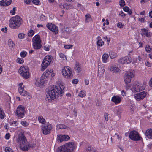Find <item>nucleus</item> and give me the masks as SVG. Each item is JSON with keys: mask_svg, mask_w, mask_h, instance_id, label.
I'll return each mask as SVG.
<instances>
[{"mask_svg": "<svg viewBox=\"0 0 152 152\" xmlns=\"http://www.w3.org/2000/svg\"><path fill=\"white\" fill-rule=\"evenodd\" d=\"M58 128L60 129H66L67 128V127L64 125L61 124L58 126Z\"/></svg>", "mask_w": 152, "mask_h": 152, "instance_id": "43", "label": "nucleus"}, {"mask_svg": "<svg viewBox=\"0 0 152 152\" xmlns=\"http://www.w3.org/2000/svg\"><path fill=\"white\" fill-rule=\"evenodd\" d=\"M67 152H72L75 151L76 148V145L75 142L70 141L65 144Z\"/></svg>", "mask_w": 152, "mask_h": 152, "instance_id": "11", "label": "nucleus"}, {"mask_svg": "<svg viewBox=\"0 0 152 152\" xmlns=\"http://www.w3.org/2000/svg\"><path fill=\"white\" fill-rule=\"evenodd\" d=\"M25 96H26L27 98L28 99H30L31 98V94L27 92H26V94Z\"/></svg>", "mask_w": 152, "mask_h": 152, "instance_id": "57", "label": "nucleus"}, {"mask_svg": "<svg viewBox=\"0 0 152 152\" xmlns=\"http://www.w3.org/2000/svg\"><path fill=\"white\" fill-rule=\"evenodd\" d=\"M32 42L33 43H41L40 36L38 34L35 35L33 38Z\"/></svg>", "mask_w": 152, "mask_h": 152, "instance_id": "23", "label": "nucleus"}, {"mask_svg": "<svg viewBox=\"0 0 152 152\" xmlns=\"http://www.w3.org/2000/svg\"><path fill=\"white\" fill-rule=\"evenodd\" d=\"M123 9L124 11L126 12H128L129 10L128 7L127 6L124 7L123 8Z\"/></svg>", "mask_w": 152, "mask_h": 152, "instance_id": "58", "label": "nucleus"}, {"mask_svg": "<svg viewBox=\"0 0 152 152\" xmlns=\"http://www.w3.org/2000/svg\"><path fill=\"white\" fill-rule=\"evenodd\" d=\"M15 10L16 8L15 7H13L12 10L10 11V13H11L12 15H14L15 13Z\"/></svg>", "mask_w": 152, "mask_h": 152, "instance_id": "56", "label": "nucleus"}, {"mask_svg": "<svg viewBox=\"0 0 152 152\" xmlns=\"http://www.w3.org/2000/svg\"><path fill=\"white\" fill-rule=\"evenodd\" d=\"M145 65H146V66L149 67H151V66H152V64L150 63L148 61H147L145 62Z\"/></svg>", "mask_w": 152, "mask_h": 152, "instance_id": "59", "label": "nucleus"}, {"mask_svg": "<svg viewBox=\"0 0 152 152\" xmlns=\"http://www.w3.org/2000/svg\"><path fill=\"white\" fill-rule=\"evenodd\" d=\"M58 152H67L65 144L58 148Z\"/></svg>", "mask_w": 152, "mask_h": 152, "instance_id": "24", "label": "nucleus"}, {"mask_svg": "<svg viewBox=\"0 0 152 152\" xmlns=\"http://www.w3.org/2000/svg\"><path fill=\"white\" fill-rule=\"evenodd\" d=\"M142 35H145L148 37H150L151 35V33L148 31V30L145 28H143L141 29Z\"/></svg>", "mask_w": 152, "mask_h": 152, "instance_id": "20", "label": "nucleus"}, {"mask_svg": "<svg viewBox=\"0 0 152 152\" xmlns=\"http://www.w3.org/2000/svg\"><path fill=\"white\" fill-rule=\"evenodd\" d=\"M59 55L60 58H62L63 60H65V61H67V58L64 54L61 53L59 54Z\"/></svg>", "mask_w": 152, "mask_h": 152, "instance_id": "42", "label": "nucleus"}, {"mask_svg": "<svg viewBox=\"0 0 152 152\" xmlns=\"http://www.w3.org/2000/svg\"><path fill=\"white\" fill-rule=\"evenodd\" d=\"M146 51L148 53H150L152 50V48L149 45H147L145 47Z\"/></svg>", "mask_w": 152, "mask_h": 152, "instance_id": "39", "label": "nucleus"}, {"mask_svg": "<svg viewBox=\"0 0 152 152\" xmlns=\"http://www.w3.org/2000/svg\"><path fill=\"white\" fill-rule=\"evenodd\" d=\"M108 114L107 113H105L104 114V117L105 118V120L106 121L108 120Z\"/></svg>", "mask_w": 152, "mask_h": 152, "instance_id": "54", "label": "nucleus"}, {"mask_svg": "<svg viewBox=\"0 0 152 152\" xmlns=\"http://www.w3.org/2000/svg\"><path fill=\"white\" fill-rule=\"evenodd\" d=\"M41 43H33V48L35 49H39L41 47Z\"/></svg>", "mask_w": 152, "mask_h": 152, "instance_id": "28", "label": "nucleus"}, {"mask_svg": "<svg viewBox=\"0 0 152 152\" xmlns=\"http://www.w3.org/2000/svg\"><path fill=\"white\" fill-rule=\"evenodd\" d=\"M146 136L149 139H152V129H148L146 131Z\"/></svg>", "mask_w": 152, "mask_h": 152, "instance_id": "26", "label": "nucleus"}, {"mask_svg": "<svg viewBox=\"0 0 152 152\" xmlns=\"http://www.w3.org/2000/svg\"><path fill=\"white\" fill-rule=\"evenodd\" d=\"M110 71L113 72L118 73L120 72L119 69L117 67L112 66L111 67Z\"/></svg>", "mask_w": 152, "mask_h": 152, "instance_id": "30", "label": "nucleus"}, {"mask_svg": "<svg viewBox=\"0 0 152 152\" xmlns=\"http://www.w3.org/2000/svg\"><path fill=\"white\" fill-rule=\"evenodd\" d=\"M5 151L6 152H13L12 149L9 147H7L5 148Z\"/></svg>", "mask_w": 152, "mask_h": 152, "instance_id": "46", "label": "nucleus"}, {"mask_svg": "<svg viewBox=\"0 0 152 152\" xmlns=\"http://www.w3.org/2000/svg\"><path fill=\"white\" fill-rule=\"evenodd\" d=\"M19 135L17 141L19 144L20 148L24 151H27L30 147L34 146V144L28 143L27 140L23 134L22 130L18 131Z\"/></svg>", "mask_w": 152, "mask_h": 152, "instance_id": "1", "label": "nucleus"}, {"mask_svg": "<svg viewBox=\"0 0 152 152\" xmlns=\"http://www.w3.org/2000/svg\"><path fill=\"white\" fill-rule=\"evenodd\" d=\"M119 15L120 16H121V17H123V18L124 17L126 16L125 14L122 11H121L120 12Z\"/></svg>", "mask_w": 152, "mask_h": 152, "instance_id": "60", "label": "nucleus"}, {"mask_svg": "<svg viewBox=\"0 0 152 152\" xmlns=\"http://www.w3.org/2000/svg\"><path fill=\"white\" fill-rule=\"evenodd\" d=\"M134 71L133 70H130L127 72L125 74V75L132 78L134 77Z\"/></svg>", "mask_w": 152, "mask_h": 152, "instance_id": "32", "label": "nucleus"}, {"mask_svg": "<svg viewBox=\"0 0 152 152\" xmlns=\"http://www.w3.org/2000/svg\"><path fill=\"white\" fill-rule=\"evenodd\" d=\"M23 23L22 18L19 16H15L12 18L10 20L9 26L12 28L16 29L19 28Z\"/></svg>", "mask_w": 152, "mask_h": 152, "instance_id": "3", "label": "nucleus"}, {"mask_svg": "<svg viewBox=\"0 0 152 152\" xmlns=\"http://www.w3.org/2000/svg\"><path fill=\"white\" fill-rule=\"evenodd\" d=\"M23 84V83H21L18 85V91L21 95L25 96L26 91L24 89Z\"/></svg>", "mask_w": 152, "mask_h": 152, "instance_id": "19", "label": "nucleus"}, {"mask_svg": "<svg viewBox=\"0 0 152 152\" xmlns=\"http://www.w3.org/2000/svg\"><path fill=\"white\" fill-rule=\"evenodd\" d=\"M50 46L48 45H46L44 46V49L46 51H48L50 50Z\"/></svg>", "mask_w": 152, "mask_h": 152, "instance_id": "53", "label": "nucleus"}, {"mask_svg": "<svg viewBox=\"0 0 152 152\" xmlns=\"http://www.w3.org/2000/svg\"><path fill=\"white\" fill-rule=\"evenodd\" d=\"M72 45H65L64 46V48L66 49H69L72 48Z\"/></svg>", "mask_w": 152, "mask_h": 152, "instance_id": "51", "label": "nucleus"}, {"mask_svg": "<svg viewBox=\"0 0 152 152\" xmlns=\"http://www.w3.org/2000/svg\"><path fill=\"white\" fill-rule=\"evenodd\" d=\"M24 34L22 33H20L18 34V37L20 39H23L24 38Z\"/></svg>", "mask_w": 152, "mask_h": 152, "instance_id": "55", "label": "nucleus"}, {"mask_svg": "<svg viewBox=\"0 0 152 152\" xmlns=\"http://www.w3.org/2000/svg\"><path fill=\"white\" fill-rule=\"evenodd\" d=\"M32 2L36 5H39L40 4V2L39 0H32Z\"/></svg>", "mask_w": 152, "mask_h": 152, "instance_id": "48", "label": "nucleus"}, {"mask_svg": "<svg viewBox=\"0 0 152 152\" xmlns=\"http://www.w3.org/2000/svg\"><path fill=\"white\" fill-rule=\"evenodd\" d=\"M15 113L18 118L20 119L23 118L25 113L24 107L21 105L19 106L16 109Z\"/></svg>", "mask_w": 152, "mask_h": 152, "instance_id": "10", "label": "nucleus"}, {"mask_svg": "<svg viewBox=\"0 0 152 152\" xmlns=\"http://www.w3.org/2000/svg\"><path fill=\"white\" fill-rule=\"evenodd\" d=\"M38 120L39 122L42 124H45L46 122L45 119L42 115H39L38 117Z\"/></svg>", "mask_w": 152, "mask_h": 152, "instance_id": "29", "label": "nucleus"}, {"mask_svg": "<svg viewBox=\"0 0 152 152\" xmlns=\"http://www.w3.org/2000/svg\"><path fill=\"white\" fill-rule=\"evenodd\" d=\"M145 85L137 83V84L133 85L131 88L132 92H137L143 90L145 88Z\"/></svg>", "mask_w": 152, "mask_h": 152, "instance_id": "9", "label": "nucleus"}, {"mask_svg": "<svg viewBox=\"0 0 152 152\" xmlns=\"http://www.w3.org/2000/svg\"><path fill=\"white\" fill-rule=\"evenodd\" d=\"M18 72L20 75L23 78L27 79L29 77V69L28 66H22L20 67Z\"/></svg>", "mask_w": 152, "mask_h": 152, "instance_id": "6", "label": "nucleus"}, {"mask_svg": "<svg viewBox=\"0 0 152 152\" xmlns=\"http://www.w3.org/2000/svg\"><path fill=\"white\" fill-rule=\"evenodd\" d=\"M111 100L115 103L118 104L121 102V99L120 96H115L112 97Z\"/></svg>", "mask_w": 152, "mask_h": 152, "instance_id": "22", "label": "nucleus"}, {"mask_svg": "<svg viewBox=\"0 0 152 152\" xmlns=\"http://www.w3.org/2000/svg\"><path fill=\"white\" fill-rule=\"evenodd\" d=\"M41 76L40 79H37L36 80L35 84V86L39 88H42L44 86V83L46 82V81L45 80V79H43Z\"/></svg>", "mask_w": 152, "mask_h": 152, "instance_id": "15", "label": "nucleus"}, {"mask_svg": "<svg viewBox=\"0 0 152 152\" xmlns=\"http://www.w3.org/2000/svg\"><path fill=\"white\" fill-rule=\"evenodd\" d=\"M59 7L61 8H64L65 9L68 10L71 7V5L70 4H64L63 5L61 4H59Z\"/></svg>", "mask_w": 152, "mask_h": 152, "instance_id": "27", "label": "nucleus"}, {"mask_svg": "<svg viewBox=\"0 0 152 152\" xmlns=\"http://www.w3.org/2000/svg\"><path fill=\"white\" fill-rule=\"evenodd\" d=\"M86 94L85 92L81 91L79 94L78 96L82 98L86 96Z\"/></svg>", "mask_w": 152, "mask_h": 152, "instance_id": "44", "label": "nucleus"}, {"mask_svg": "<svg viewBox=\"0 0 152 152\" xmlns=\"http://www.w3.org/2000/svg\"><path fill=\"white\" fill-rule=\"evenodd\" d=\"M34 34V31L33 30L30 29L28 32V34L29 36L32 37Z\"/></svg>", "mask_w": 152, "mask_h": 152, "instance_id": "45", "label": "nucleus"}, {"mask_svg": "<svg viewBox=\"0 0 152 152\" xmlns=\"http://www.w3.org/2000/svg\"><path fill=\"white\" fill-rule=\"evenodd\" d=\"M132 61L131 58L128 56H126L120 59L118 61V62L121 64H129Z\"/></svg>", "mask_w": 152, "mask_h": 152, "instance_id": "17", "label": "nucleus"}, {"mask_svg": "<svg viewBox=\"0 0 152 152\" xmlns=\"http://www.w3.org/2000/svg\"><path fill=\"white\" fill-rule=\"evenodd\" d=\"M148 93L145 91H143L134 94V97L137 101H139L143 99L146 97Z\"/></svg>", "mask_w": 152, "mask_h": 152, "instance_id": "13", "label": "nucleus"}, {"mask_svg": "<svg viewBox=\"0 0 152 152\" xmlns=\"http://www.w3.org/2000/svg\"><path fill=\"white\" fill-rule=\"evenodd\" d=\"M131 79L132 78L129 77H128V76L125 75L124 80L126 85L128 84L131 82Z\"/></svg>", "mask_w": 152, "mask_h": 152, "instance_id": "36", "label": "nucleus"}, {"mask_svg": "<svg viewBox=\"0 0 152 152\" xmlns=\"http://www.w3.org/2000/svg\"><path fill=\"white\" fill-rule=\"evenodd\" d=\"M46 26L49 30L54 33L56 34L57 28L56 25L51 23H48L47 24Z\"/></svg>", "mask_w": 152, "mask_h": 152, "instance_id": "18", "label": "nucleus"}, {"mask_svg": "<svg viewBox=\"0 0 152 152\" xmlns=\"http://www.w3.org/2000/svg\"><path fill=\"white\" fill-rule=\"evenodd\" d=\"M86 19L85 21L86 23H88L91 20V18L90 14H87L86 15Z\"/></svg>", "mask_w": 152, "mask_h": 152, "instance_id": "38", "label": "nucleus"}, {"mask_svg": "<svg viewBox=\"0 0 152 152\" xmlns=\"http://www.w3.org/2000/svg\"><path fill=\"white\" fill-rule=\"evenodd\" d=\"M115 135L116 136V138L119 140H120L121 139V137L119 136L118 134L117 133L115 134Z\"/></svg>", "mask_w": 152, "mask_h": 152, "instance_id": "64", "label": "nucleus"}, {"mask_svg": "<svg viewBox=\"0 0 152 152\" xmlns=\"http://www.w3.org/2000/svg\"><path fill=\"white\" fill-rule=\"evenodd\" d=\"M109 57L108 54L106 53L104 54L102 56V62L105 63H107V62L108 58Z\"/></svg>", "mask_w": 152, "mask_h": 152, "instance_id": "25", "label": "nucleus"}, {"mask_svg": "<svg viewBox=\"0 0 152 152\" xmlns=\"http://www.w3.org/2000/svg\"><path fill=\"white\" fill-rule=\"evenodd\" d=\"M5 116V114L4 113L2 109L0 108V119H3Z\"/></svg>", "mask_w": 152, "mask_h": 152, "instance_id": "37", "label": "nucleus"}, {"mask_svg": "<svg viewBox=\"0 0 152 152\" xmlns=\"http://www.w3.org/2000/svg\"><path fill=\"white\" fill-rule=\"evenodd\" d=\"M74 69L77 73H80L81 71V69L80 66L79 65V64H75Z\"/></svg>", "mask_w": 152, "mask_h": 152, "instance_id": "35", "label": "nucleus"}, {"mask_svg": "<svg viewBox=\"0 0 152 152\" xmlns=\"http://www.w3.org/2000/svg\"><path fill=\"white\" fill-rule=\"evenodd\" d=\"M97 45L99 46H102L104 44L103 41L101 39V38L100 36H98L97 38Z\"/></svg>", "mask_w": 152, "mask_h": 152, "instance_id": "31", "label": "nucleus"}, {"mask_svg": "<svg viewBox=\"0 0 152 152\" xmlns=\"http://www.w3.org/2000/svg\"><path fill=\"white\" fill-rule=\"evenodd\" d=\"M104 69L103 68L100 67L99 66L98 70L99 75L100 76H101L104 74Z\"/></svg>", "mask_w": 152, "mask_h": 152, "instance_id": "34", "label": "nucleus"}, {"mask_svg": "<svg viewBox=\"0 0 152 152\" xmlns=\"http://www.w3.org/2000/svg\"><path fill=\"white\" fill-rule=\"evenodd\" d=\"M21 124L23 126L25 127L27 126L28 125V123L25 121H21Z\"/></svg>", "mask_w": 152, "mask_h": 152, "instance_id": "49", "label": "nucleus"}, {"mask_svg": "<svg viewBox=\"0 0 152 152\" xmlns=\"http://www.w3.org/2000/svg\"><path fill=\"white\" fill-rule=\"evenodd\" d=\"M119 5L121 6H124L125 5V2L124 0H121L119 1Z\"/></svg>", "mask_w": 152, "mask_h": 152, "instance_id": "52", "label": "nucleus"}, {"mask_svg": "<svg viewBox=\"0 0 152 152\" xmlns=\"http://www.w3.org/2000/svg\"><path fill=\"white\" fill-rule=\"evenodd\" d=\"M72 82L73 84H77L78 82V80L77 79H73L72 80Z\"/></svg>", "mask_w": 152, "mask_h": 152, "instance_id": "61", "label": "nucleus"}, {"mask_svg": "<svg viewBox=\"0 0 152 152\" xmlns=\"http://www.w3.org/2000/svg\"><path fill=\"white\" fill-rule=\"evenodd\" d=\"M138 20L141 22H144L145 21V19L144 18H139Z\"/></svg>", "mask_w": 152, "mask_h": 152, "instance_id": "62", "label": "nucleus"}, {"mask_svg": "<svg viewBox=\"0 0 152 152\" xmlns=\"http://www.w3.org/2000/svg\"><path fill=\"white\" fill-rule=\"evenodd\" d=\"M62 75L65 78L71 79L73 78V75L71 69L69 66H64L62 70Z\"/></svg>", "mask_w": 152, "mask_h": 152, "instance_id": "4", "label": "nucleus"}, {"mask_svg": "<svg viewBox=\"0 0 152 152\" xmlns=\"http://www.w3.org/2000/svg\"><path fill=\"white\" fill-rule=\"evenodd\" d=\"M46 18V17L43 14H41L40 17V19L42 21H44L45 20Z\"/></svg>", "mask_w": 152, "mask_h": 152, "instance_id": "50", "label": "nucleus"}, {"mask_svg": "<svg viewBox=\"0 0 152 152\" xmlns=\"http://www.w3.org/2000/svg\"><path fill=\"white\" fill-rule=\"evenodd\" d=\"M110 57L111 59H113L116 57V55L115 53L111 52L110 54Z\"/></svg>", "mask_w": 152, "mask_h": 152, "instance_id": "47", "label": "nucleus"}, {"mask_svg": "<svg viewBox=\"0 0 152 152\" xmlns=\"http://www.w3.org/2000/svg\"><path fill=\"white\" fill-rule=\"evenodd\" d=\"M52 59V57L50 56H46L44 57L41 66L42 71H44L50 65Z\"/></svg>", "mask_w": 152, "mask_h": 152, "instance_id": "5", "label": "nucleus"}, {"mask_svg": "<svg viewBox=\"0 0 152 152\" xmlns=\"http://www.w3.org/2000/svg\"><path fill=\"white\" fill-rule=\"evenodd\" d=\"M11 2L12 0H2L0 1V4L1 6H7L10 5Z\"/></svg>", "mask_w": 152, "mask_h": 152, "instance_id": "21", "label": "nucleus"}, {"mask_svg": "<svg viewBox=\"0 0 152 152\" xmlns=\"http://www.w3.org/2000/svg\"><path fill=\"white\" fill-rule=\"evenodd\" d=\"M117 26L119 28H121L123 27V25L121 23L119 22L117 24Z\"/></svg>", "mask_w": 152, "mask_h": 152, "instance_id": "63", "label": "nucleus"}, {"mask_svg": "<svg viewBox=\"0 0 152 152\" xmlns=\"http://www.w3.org/2000/svg\"><path fill=\"white\" fill-rule=\"evenodd\" d=\"M41 127L42 133L44 135H47L50 133L52 129L51 125L49 123L42 125Z\"/></svg>", "mask_w": 152, "mask_h": 152, "instance_id": "8", "label": "nucleus"}, {"mask_svg": "<svg viewBox=\"0 0 152 152\" xmlns=\"http://www.w3.org/2000/svg\"><path fill=\"white\" fill-rule=\"evenodd\" d=\"M8 44L9 48L11 50H12L15 48V44L13 41L11 39H9L8 41Z\"/></svg>", "mask_w": 152, "mask_h": 152, "instance_id": "33", "label": "nucleus"}, {"mask_svg": "<svg viewBox=\"0 0 152 152\" xmlns=\"http://www.w3.org/2000/svg\"><path fill=\"white\" fill-rule=\"evenodd\" d=\"M50 75L52 77H53L55 75V73L52 69H48L43 73L41 76L43 79H45V81H47L49 79Z\"/></svg>", "mask_w": 152, "mask_h": 152, "instance_id": "7", "label": "nucleus"}, {"mask_svg": "<svg viewBox=\"0 0 152 152\" xmlns=\"http://www.w3.org/2000/svg\"><path fill=\"white\" fill-rule=\"evenodd\" d=\"M59 86H58V94L60 96H61L64 94V90L65 88L64 83L59 80Z\"/></svg>", "mask_w": 152, "mask_h": 152, "instance_id": "14", "label": "nucleus"}, {"mask_svg": "<svg viewBox=\"0 0 152 152\" xmlns=\"http://www.w3.org/2000/svg\"><path fill=\"white\" fill-rule=\"evenodd\" d=\"M57 91V86H56L52 85L47 88L45 90L46 100L51 102L55 99Z\"/></svg>", "mask_w": 152, "mask_h": 152, "instance_id": "2", "label": "nucleus"}, {"mask_svg": "<svg viewBox=\"0 0 152 152\" xmlns=\"http://www.w3.org/2000/svg\"><path fill=\"white\" fill-rule=\"evenodd\" d=\"M24 62L23 59L21 58H18L16 60V62L20 64H22Z\"/></svg>", "mask_w": 152, "mask_h": 152, "instance_id": "40", "label": "nucleus"}, {"mask_svg": "<svg viewBox=\"0 0 152 152\" xmlns=\"http://www.w3.org/2000/svg\"><path fill=\"white\" fill-rule=\"evenodd\" d=\"M27 54V53L26 51H23L20 52V55L22 58L25 57Z\"/></svg>", "mask_w": 152, "mask_h": 152, "instance_id": "41", "label": "nucleus"}, {"mask_svg": "<svg viewBox=\"0 0 152 152\" xmlns=\"http://www.w3.org/2000/svg\"><path fill=\"white\" fill-rule=\"evenodd\" d=\"M70 139V137L67 135H58V143H61L63 141H68Z\"/></svg>", "mask_w": 152, "mask_h": 152, "instance_id": "16", "label": "nucleus"}, {"mask_svg": "<svg viewBox=\"0 0 152 152\" xmlns=\"http://www.w3.org/2000/svg\"><path fill=\"white\" fill-rule=\"evenodd\" d=\"M129 137L132 140L134 141H139L142 139L139 135V133L136 131H132L130 132Z\"/></svg>", "mask_w": 152, "mask_h": 152, "instance_id": "12", "label": "nucleus"}]
</instances>
